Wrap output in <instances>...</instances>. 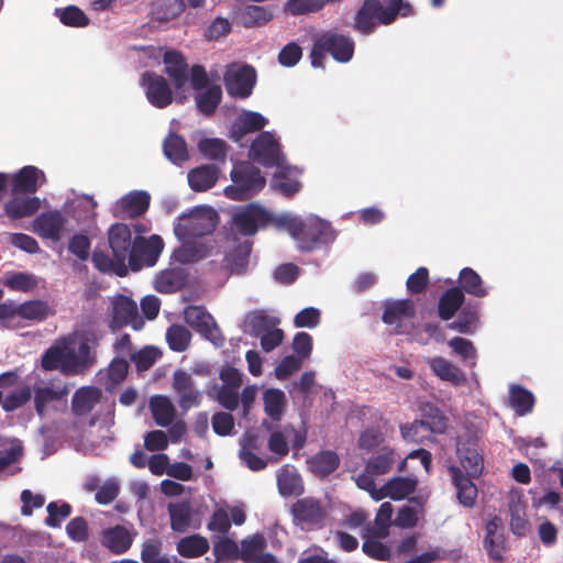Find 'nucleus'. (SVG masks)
Masks as SVG:
<instances>
[{
  "instance_id": "f257e3e1",
  "label": "nucleus",
  "mask_w": 563,
  "mask_h": 563,
  "mask_svg": "<svg viewBox=\"0 0 563 563\" xmlns=\"http://www.w3.org/2000/svg\"><path fill=\"white\" fill-rule=\"evenodd\" d=\"M108 243L112 256L103 251H95L91 258L93 266L103 274L126 276V263L134 247L130 227L121 222L112 224L108 230Z\"/></svg>"
},
{
  "instance_id": "f03ea898",
  "label": "nucleus",
  "mask_w": 563,
  "mask_h": 563,
  "mask_svg": "<svg viewBox=\"0 0 563 563\" xmlns=\"http://www.w3.org/2000/svg\"><path fill=\"white\" fill-rule=\"evenodd\" d=\"M383 7L379 0H364L356 12L354 29L362 34H371L377 24L389 25L398 16L407 18L413 14V8L407 0H384Z\"/></svg>"
},
{
  "instance_id": "7ed1b4c3",
  "label": "nucleus",
  "mask_w": 563,
  "mask_h": 563,
  "mask_svg": "<svg viewBox=\"0 0 563 563\" xmlns=\"http://www.w3.org/2000/svg\"><path fill=\"white\" fill-rule=\"evenodd\" d=\"M355 43L349 35L334 30H327L313 35L310 51L311 65L316 68L323 67L325 54L339 63H347L354 55Z\"/></svg>"
},
{
  "instance_id": "20e7f679",
  "label": "nucleus",
  "mask_w": 563,
  "mask_h": 563,
  "mask_svg": "<svg viewBox=\"0 0 563 563\" xmlns=\"http://www.w3.org/2000/svg\"><path fill=\"white\" fill-rule=\"evenodd\" d=\"M232 184L224 188V195L232 200H247L258 194L266 179L250 162H236L231 170Z\"/></svg>"
},
{
  "instance_id": "39448f33",
  "label": "nucleus",
  "mask_w": 563,
  "mask_h": 563,
  "mask_svg": "<svg viewBox=\"0 0 563 563\" xmlns=\"http://www.w3.org/2000/svg\"><path fill=\"white\" fill-rule=\"evenodd\" d=\"M296 235L297 246L302 252H311L334 241L335 232L332 225L319 217L301 219Z\"/></svg>"
},
{
  "instance_id": "423d86ee",
  "label": "nucleus",
  "mask_w": 563,
  "mask_h": 563,
  "mask_svg": "<svg viewBox=\"0 0 563 563\" xmlns=\"http://www.w3.org/2000/svg\"><path fill=\"white\" fill-rule=\"evenodd\" d=\"M466 432L456 439V453L462 467L468 476H479L484 468V460L478 452L479 431L473 423L465 424Z\"/></svg>"
},
{
  "instance_id": "0eeeda50",
  "label": "nucleus",
  "mask_w": 563,
  "mask_h": 563,
  "mask_svg": "<svg viewBox=\"0 0 563 563\" xmlns=\"http://www.w3.org/2000/svg\"><path fill=\"white\" fill-rule=\"evenodd\" d=\"M218 214L211 208H196L189 214H184L175 228L178 235L200 238L211 234L218 224Z\"/></svg>"
},
{
  "instance_id": "6e6552de",
  "label": "nucleus",
  "mask_w": 563,
  "mask_h": 563,
  "mask_svg": "<svg viewBox=\"0 0 563 563\" xmlns=\"http://www.w3.org/2000/svg\"><path fill=\"white\" fill-rule=\"evenodd\" d=\"M290 515L295 526L310 531L324 527L327 511L319 499L303 497L292 504Z\"/></svg>"
},
{
  "instance_id": "1a4fd4ad",
  "label": "nucleus",
  "mask_w": 563,
  "mask_h": 563,
  "mask_svg": "<svg viewBox=\"0 0 563 563\" xmlns=\"http://www.w3.org/2000/svg\"><path fill=\"white\" fill-rule=\"evenodd\" d=\"M268 119L262 113L251 110H244L233 121L230 128V137L234 141H241L244 136L261 132L254 141H278V136L272 131H264Z\"/></svg>"
},
{
  "instance_id": "9d476101",
  "label": "nucleus",
  "mask_w": 563,
  "mask_h": 563,
  "mask_svg": "<svg viewBox=\"0 0 563 563\" xmlns=\"http://www.w3.org/2000/svg\"><path fill=\"white\" fill-rule=\"evenodd\" d=\"M223 82L227 92L239 99L249 98L256 84V70L251 65L230 64L224 73Z\"/></svg>"
},
{
  "instance_id": "9b49d317",
  "label": "nucleus",
  "mask_w": 563,
  "mask_h": 563,
  "mask_svg": "<svg viewBox=\"0 0 563 563\" xmlns=\"http://www.w3.org/2000/svg\"><path fill=\"white\" fill-rule=\"evenodd\" d=\"M164 249L163 239L159 235H151L150 238L135 236L134 247L126 263L128 269L133 272L140 271L142 267L154 266Z\"/></svg>"
},
{
  "instance_id": "f8f14e48",
  "label": "nucleus",
  "mask_w": 563,
  "mask_h": 563,
  "mask_svg": "<svg viewBox=\"0 0 563 563\" xmlns=\"http://www.w3.org/2000/svg\"><path fill=\"white\" fill-rule=\"evenodd\" d=\"M184 319L195 331L217 346L224 344V336L213 317L202 306H189L184 310Z\"/></svg>"
},
{
  "instance_id": "ddd939ff",
  "label": "nucleus",
  "mask_w": 563,
  "mask_h": 563,
  "mask_svg": "<svg viewBox=\"0 0 563 563\" xmlns=\"http://www.w3.org/2000/svg\"><path fill=\"white\" fill-rule=\"evenodd\" d=\"M272 214L257 203H249L236 211L232 218V224L238 232L245 236L254 235L258 228L267 225Z\"/></svg>"
},
{
  "instance_id": "4468645a",
  "label": "nucleus",
  "mask_w": 563,
  "mask_h": 563,
  "mask_svg": "<svg viewBox=\"0 0 563 563\" xmlns=\"http://www.w3.org/2000/svg\"><path fill=\"white\" fill-rule=\"evenodd\" d=\"M141 84L152 106L164 109L173 102V90L164 76L154 71H145L142 75Z\"/></svg>"
},
{
  "instance_id": "2eb2a0df",
  "label": "nucleus",
  "mask_w": 563,
  "mask_h": 563,
  "mask_svg": "<svg viewBox=\"0 0 563 563\" xmlns=\"http://www.w3.org/2000/svg\"><path fill=\"white\" fill-rule=\"evenodd\" d=\"M110 325L114 330L125 325H131L136 331L141 330L144 320L139 316L136 302L128 296L119 295L113 301Z\"/></svg>"
},
{
  "instance_id": "dca6fc26",
  "label": "nucleus",
  "mask_w": 563,
  "mask_h": 563,
  "mask_svg": "<svg viewBox=\"0 0 563 563\" xmlns=\"http://www.w3.org/2000/svg\"><path fill=\"white\" fill-rule=\"evenodd\" d=\"M280 143H251L249 147L250 163L258 164L266 168L285 167V157L280 151Z\"/></svg>"
},
{
  "instance_id": "f3484780",
  "label": "nucleus",
  "mask_w": 563,
  "mask_h": 563,
  "mask_svg": "<svg viewBox=\"0 0 563 563\" xmlns=\"http://www.w3.org/2000/svg\"><path fill=\"white\" fill-rule=\"evenodd\" d=\"M151 197L146 191H132L120 198L114 206L117 218H136L144 214L150 207Z\"/></svg>"
},
{
  "instance_id": "a211bd4d",
  "label": "nucleus",
  "mask_w": 563,
  "mask_h": 563,
  "mask_svg": "<svg viewBox=\"0 0 563 563\" xmlns=\"http://www.w3.org/2000/svg\"><path fill=\"white\" fill-rule=\"evenodd\" d=\"M173 387L178 395L181 409L188 410L200 404L201 395L197 390L192 377L185 371H176L173 376Z\"/></svg>"
},
{
  "instance_id": "6ab92c4d",
  "label": "nucleus",
  "mask_w": 563,
  "mask_h": 563,
  "mask_svg": "<svg viewBox=\"0 0 563 563\" xmlns=\"http://www.w3.org/2000/svg\"><path fill=\"white\" fill-rule=\"evenodd\" d=\"M165 74L172 80L176 92L181 91L188 81L189 66L178 51H167L163 56Z\"/></svg>"
},
{
  "instance_id": "aec40b11",
  "label": "nucleus",
  "mask_w": 563,
  "mask_h": 563,
  "mask_svg": "<svg viewBox=\"0 0 563 563\" xmlns=\"http://www.w3.org/2000/svg\"><path fill=\"white\" fill-rule=\"evenodd\" d=\"M485 530L484 548L488 556L494 561H501L506 549V539L503 533V520L498 516L493 517L486 523Z\"/></svg>"
},
{
  "instance_id": "412c9836",
  "label": "nucleus",
  "mask_w": 563,
  "mask_h": 563,
  "mask_svg": "<svg viewBox=\"0 0 563 563\" xmlns=\"http://www.w3.org/2000/svg\"><path fill=\"white\" fill-rule=\"evenodd\" d=\"M66 224V218L58 210H51L41 213L34 220L35 232L45 239L58 241Z\"/></svg>"
},
{
  "instance_id": "4be33fe9",
  "label": "nucleus",
  "mask_w": 563,
  "mask_h": 563,
  "mask_svg": "<svg viewBox=\"0 0 563 563\" xmlns=\"http://www.w3.org/2000/svg\"><path fill=\"white\" fill-rule=\"evenodd\" d=\"M188 282V273L181 267L161 271L154 279V288L159 294H174L181 290Z\"/></svg>"
},
{
  "instance_id": "5701e85b",
  "label": "nucleus",
  "mask_w": 563,
  "mask_h": 563,
  "mask_svg": "<svg viewBox=\"0 0 563 563\" xmlns=\"http://www.w3.org/2000/svg\"><path fill=\"white\" fill-rule=\"evenodd\" d=\"M134 534L121 525L107 528L101 533V543L113 554H123L132 545Z\"/></svg>"
},
{
  "instance_id": "b1692460",
  "label": "nucleus",
  "mask_w": 563,
  "mask_h": 563,
  "mask_svg": "<svg viewBox=\"0 0 563 563\" xmlns=\"http://www.w3.org/2000/svg\"><path fill=\"white\" fill-rule=\"evenodd\" d=\"M45 181L44 173L35 166L27 165L22 167L12 176V194H34L38 188V181Z\"/></svg>"
},
{
  "instance_id": "393cba45",
  "label": "nucleus",
  "mask_w": 563,
  "mask_h": 563,
  "mask_svg": "<svg viewBox=\"0 0 563 563\" xmlns=\"http://www.w3.org/2000/svg\"><path fill=\"white\" fill-rule=\"evenodd\" d=\"M452 483L456 488V498L465 507H473L477 497V487L457 466L449 468Z\"/></svg>"
},
{
  "instance_id": "a878e982",
  "label": "nucleus",
  "mask_w": 563,
  "mask_h": 563,
  "mask_svg": "<svg viewBox=\"0 0 563 563\" xmlns=\"http://www.w3.org/2000/svg\"><path fill=\"white\" fill-rule=\"evenodd\" d=\"M69 394L66 384H53L37 386L34 389V408L38 416H43L46 406L53 401H60Z\"/></svg>"
},
{
  "instance_id": "bb28decb",
  "label": "nucleus",
  "mask_w": 563,
  "mask_h": 563,
  "mask_svg": "<svg viewBox=\"0 0 563 563\" xmlns=\"http://www.w3.org/2000/svg\"><path fill=\"white\" fill-rule=\"evenodd\" d=\"M427 364L441 380L449 382L454 386H462L466 383L464 372L442 356L429 358Z\"/></svg>"
},
{
  "instance_id": "cd10ccee",
  "label": "nucleus",
  "mask_w": 563,
  "mask_h": 563,
  "mask_svg": "<svg viewBox=\"0 0 563 563\" xmlns=\"http://www.w3.org/2000/svg\"><path fill=\"white\" fill-rule=\"evenodd\" d=\"M421 418L418 419L423 430L430 433L443 434L448 429V418L431 402L420 406Z\"/></svg>"
},
{
  "instance_id": "c85d7f7f",
  "label": "nucleus",
  "mask_w": 563,
  "mask_h": 563,
  "mask_svg": "<svg viewBox=\"0 0 563 563\" xmlns=\"http://www.w3.org/2000/svg\"><path fill=\"white\" fill-rule=\"evenodd\" d=\"M465 296L457 286L445 290L438 302V316L443 321L451 320L455 313L462 308Z\"/></svg>"
},
{
  "instance_id": "c756f323",
  "label": "nucleus",
  "mask_w": 563,
  "mask_h": 563,
  "mask_svg": "<svg viewBox=\"0 0 563 563\" xmlns=\"http://www.w3.org/2000/svg\"><path fill=\"white\" fill-rule=\"evenodd\" d=\"M220 169L216 165H202L188 173V183L195 191H206L212 188L218 178Z\"/></svg>"
},
{
  "instance_id": "7c9ffc66",
  "label": "nucleus",
  "mask_w": 563,
  "mask_h": 563,
  "mask_svg": "<svg viewBox=\"0 0 563 563\" xmlns=\"http://www.w3.org/2000/svg\"><path fill=\"white\" fill-rule=\"evenodd\" d=\"M394 507L390 503H383L376 514L374 525H366L363 537L384 539L389 533Z\"/></svg>"
},
{
  "instance_id": "2f4dec72",
  "label": "nucleus",
  "mask_w": 563,
  "mask_h": 563,
  "mask_svg": "<svg viewBox=\"0 0 563 563\" xmlns=\"http://www.w3.org/2000/svg\"><path fill=\"white\" fill-rule=\"evenodd\" d=\"M210 549L207 538L195 533L184 537L176 543L178 554L186 559H196L205 555Z\"/></svg>"
},
{
  "instance_id": "473e14b6",
  "label": "nucleus",
  "mask_w": 563,
  "mask_h": 563,
  "mask_svg": "<svg viewBox=\"0 0 563 563\" xmlns=\"http://www.w3.org/2000/svg\"><path fill=\"white\" fill-rule=\"evenodd\" d=\"M101 391L97 387H82L76 390L71 399V410L76 416H86L99 402Z\"/></svg>"
},
{
  "instance_id": "72a5a7b5",
  "label": "nucleus",
  "mask_w": 563,
  "mask_h": 563,
  "mask_svg": "<svg viewBox=\"0 0 563 563\" xmlns=\"http://www.w3.org/2000/svg\"><path fill=\"white\" fill-rule=\"evenodd\" d=\"M536 398L533 394L520 385H511L509 388V405L517 416L522 417L533 410Z\"/></svg>"
},
{
  "instance_id": "f704fd0d",
  "label": "nucleus",
  "mask_w": 563,
  "mask_h": 563,
  "mask_svg": "<svg viewBox=\"0 0 563 563\" xmlns=\"http://www.w3.org/2000/svg\"><path fill=\"white\" fill-rule=\"evenodd\" d=\"M415 316V303L411 299L387 301L384 305L382 320L386 324H394L402 318Z\"/></svg>"
},
{
  "instance_id": "c9c22d12",
  "label": "nucleus",
  "mask_w": 563,
  "mask_h": 563,
  "mask_svg": "<svg viewBox=\"0 0 563 563\" xmlns=\"http://www.w3.org/2000/svg\"><path fill=\"white\" fill-rule=\"evenodd\" d=\"M54 314L55 311L48 302L41 299L29 300L19 305V317L23 320L42 322Z\"/></svg>"
},
{
  "instance_id": "e433bc0d",
  "label": "nucleus",
  "mask_w": 563,
  "mask_h": 563,
  "mask_svg": "<svg viewBox=\"0 0 563 563\" xmlns=\"http://www.w3.org/2000/svg\"><path fill=\"white\" fill-rule=\"evenodd\" d=\"M41 207L37 197L12 198L5 206L4 210L9 218L21 219L34 214Z\"/></svg>"
},
{
  "instance_id": "4c0bfd02",
  "label": "nucleus",
  "mask_w": 563,
  "mask_h": 563,
  "mask_svg": "<svg viewBox=\"0 0 563 563\" xmlns=\"http://www.w3.org/2000/svg\"><path fill=\"white\" fill-rule=\"evenodd\" d=\"M460 286L462 292H467L476 298L487 296V289L484 286L482 277L471 267H464L459 274Z\"/></svg>"
},
{
  "instance_id": "58836bf2",
  "label": "nucleus",
  "mask_w": 563,
  "mask_h": 563,
  "mask_svg": "<svg viewBox=\"0 0 563 563\" xmlns=\"http://www.w3.org/2000/svg\"><path fill=\"white\" fill-rule=\"evenodd\" d=\"M278 492L283 497L297 496L302 494L303 486L300 475L289 470L287 466L283 467L277 476Z\"/></svg>"
},
{
  "instance_id": "ea45409f",
  "label": "nucleus",
  "mask_w": 563,
  "mask_h": 563,
  "mask_svg": "<svg viewBox=\"0 0 563 563\" xmlns=\"http://www.w3.org/2000/svg\"><path fill=\"white\" fill-rule=\"evenodd\" d=\"M150 408L153 419L157 426L167 427L175 417V408L166 396H154L151 398Z\"/></svg>"
},
{
  "instance_id": "a19ab883",
  "label": "nucleus",
  "mask_w": 563,
  "mask_h": 563,
  "mask_svg": "<svg viewBox=\"0 0 563 563\" xmlns=\"http://www.w3.org/2000/svg\"><path fill=\"white\" fill-rule=\"evenodd\" d=\"M397 454L390 448H383L376 455L366 462V471L375 475L387 474L396 463Z\"/></svg>"
},
{
  "instance_id": "79ce46f5",
  "label": "nucleus",
  "mask_w": 563,
  "mask_h": 563,
  "mask_svg": "<svg viewBox=\"0 0 563 563\" xmlns=\"http://www.w3.org/2000/svg\"><path fill=\"white\" fill-rule=\"evenodd\" d=\"M168 514L173 531L183 533L188 530L191 522V508L187 501L169 504Z\"/></svg>"
},
{
  "instance_id": "37998d69",
  "label": "nucleus",
  "mask_w": 563,
  "mask_h": 563,
  "mask_svg": "<svg viewBox=\"0 0 563 563\" xmlns=\"http://www.w3.org/2000/svg\"><path fill=\"white\" fill-rule=\"evenodd\" d=\"M195 100L198 110L209 117L216 112L222 100V89L219 85L210 86L205 91L198 92Z\"/></svg>"
},
{
  "instance_id": "c03bdc74",
  "label": "nucleus",
  "mask_w": 563,
  "mask_h": 563,
  "mask_svg": "<svg viewBox=\"0 0 563 563\" xmlns=\"http://www.w3.org/2000/svg\"><path fill=\"white\" fill-rule=\"evenodd\" d=\"M417 479L410 477H393L385 483V490H388V497L393 500H401L415 493Z\"/></svg>"
},
{
  "instance_id": "a18cd8bd",
  "label": "nucleus",
  "mask_w": 563,
  "mask_h": 563,
  "mask_svg": "<svg viewBox=\"0 0 563 563\" xmlns=\"http://www.w3.org/2000/svg\"><path fill=\"white\" fill-rule=\"evenodd\" d=\"M272 19V11L261 5H247L240 12V21L245 27L261 26Z\"/></svg>"
},
{
  "instance_id": "49530a36",
  "label": "nucleus",
  "mask_w": 563,
  "mask_h": 563,
  "mask_svg": "<svg viewBox=\"0 0 563 563\" xmlns=\"http://www.w3.org/2000/svg\"><path fill=\"white\" fill-rule=\"evenodd\" d=\"M340 464L338 454L333 451H323L314 455L311 461V470L314 474L325 477L333 473Z\"/></svg>"
},
{
  "instance_id": "de8ad7c7",
  "label": "nucleus",
  "mask_w": 563,
  "mask_h": 563,
  "mask_svg": "<svg viewBox=\"0 0 563 563\" xmlns=\"http://www.w3.org/2000/svg\"><path fill=\"white\" fill-rule=\"evenodd\" d=\"M191 333L181 324H172L166 331V341L174 352H184L190 344Z\"/></svg>"
},
{
  "instance_id": "09e8293b",
  "label": "nucleus",
  "mask_w": 563,
  "mask_h": 563,
  "mask_svg": "<svg viewBox=\"0 0 563 563\" xmlns=\"http://www.w3.org/2000/svg\"><path fill=\"white\" fill-rule=\"evenodd\" d=\"M478 321V312L476 307L465 306L461 309L456 320L448 324V329L460 333H472Z\"/></svg>"
},
{
  "instance_id": "8fccbe9b",
  "label": "nucleus",
  "mask_w": 563,
  "mask_h": 563,
  "mask_svg": "<svg viewBox=\"0 0 563 563\" xmlns=\"http://www.w3.org/2000/svg\"><path fill=\"white\" fill-rule=\"evenodd\" d=\"M55 15L59 21L67 26L84 27L89 24L87 14L76 5H68L66 8H57Z\"/></svg>"
},
{
  "instance_id": "3c124183",
  "label": "nucleus",
  "mask_w": 563,
  "mask_h": 563,
  "mask_svg": "<svg viewBox=\"0 0 563 563\" xmlns=\"http://www.w3.org/2000/svg\"><path fill=\"white\" fill-rule=\"evenodd\" d=\"M510 530L518 537L526 536L528 531V521L526 519V507L520 500L509 503Z\"/></svg>"
},
{
  "instance_id": "603ef678",
  "label": "nucleus",
  "mask_w": 563,
  "mask_h": 563,
  "mask_svg": "<svg viewBox=\"0 0 563 563\" xmlns=\"http://www.w3.org/2000/svg\"><path fill=\"white\" fill-rule=\"evenodd\" d=\"M265 412L275 421L280 420L285 406V394L279 389H267L264 393Z\"/></svg>"
},
{
  "instance_id": "864d4df0",
  "label": "nucleus",
  "mask_w": 563,
  "mask_h": 563,
  "mask_svg": "<svg viewBox=\"0 0 563 563\" xmlns=\"http://www.w3.org/2000/svg\"><path fill=\"white\" fill-rule=\"evenodd\" d=\"M245 323L251 334L260 336L274 325L272 319L263 310L251 311L246 314Z\"/></svg>"
},
{
  "instance_id": "5fc2aeb1",
  "label": "nucleus",
  "mask_w": 563,
  "mask_h": 563,
  "mask_svg": "<svg viewBox=\"0 0 563 563\" xmlns=\"http://www.w3.org/2000/svg\"><path fill=\"white\" fill-rule=\"evenodd\" d=\"M48 516L45 519V525L52 528H59L62 522L70 516L71 506L68 503L58 504L52 501L46 507Z\"/></svg>"
},
{
  "instance_id": "6e6d98bb",
  "label": "nucleus",
  "mask_w": 563,
  "mask_h": 563,
  "mask_svg": "<svg viewBox=\"0 0 563 563\" xmlns=\"http://www.w3.org/2000/svg\"><path fill=\"white\" fill-rule=\"evenodd\" d=\"M213 555L217 562L239 559L240 550L238 543L230 538L223 537L213 543Z\"/></svg>"
},
{
  "instance_id": "4d7b16f0",
  "label": "nucleus",
  "mask_w": 563,
  "mask_h": 563,
  "mask_svg": "<svg viewBox=\"0 0 563 563\" xmlns=\"http://www.w3.org/2000/svg\"><path fill=\"white\" fill-rule=\"evenodd\" d=\"M159 357L161 352L154 346H145L130 356L137 371H147Z\"/></svg>"
},
{
  "instance_id": "13d9d810",
  "label": "nucleus",
  "mask_w": 563,
  "mask_h": 563,
  "mask_svg": "<svg viewBox=\"0 0 563 563\" xmlns=\"http://www.w3.org/2000/svg\"><path fill=\"white\" fill-rule=\"evenodd\" d=\"M322 10V3L319 0H287L285 11L291 15H302L316 13Z\"/></svg>"
},
{
  "instance_id": "bf43d9fd",
  "label": "nucleus",
  "mask_w": 563,
  "mask_h": 563,
  "mask_svg": "<svg viewBox=\"0 0 563 563\" xmlns=\"http://www.w3.org/2000/svg\"><path fill=\"white\" fill-rule=\"evenodd\" d=\"M65 345H53L47 349L41 358V366L45 371L59 368L63 372Z\"/></svg>"
},
{
  "instance_id": "052dcab7",
  "label": "nucleus",
  "mask_w": 563,
  "mask_h": 563,
  "mask_svg": "<svg viewBox=\"0 0 563 563\" xmlns=\"http://www.w3.org/2000/svg\"><path fill=\"white\" fill-rule=\"evenodd\" d=\"M120 494V484L117 478L107 479L95 494V500L99 505L111 504Z\"/></svg>"
},
{
  "instance_id": "680f3d73",
  "label": "nucleus",
  "mask_w": 563,
  "mask_h": 563,
  "mask_svg": "<svg viewBox=\"0 0 563 563\" xmlns=\"http://www.w3.org/2000/svg\"><path fill=\"white\" fill-rule=\"evenodd\" d=\"M429 284V271L427 267H419L406 282L407 290L411 295L422 294Z\"/></svg>"
},
{
  "instance_id": "e2e57ef3",
  "label": "nucleus",
  "mask_w": 563,
  "mask_h": 563,
  "mask_svg": "<svg viewBox=\"0 0 563 563\" xmlns=\"http://www.w3.org/2000/svg\"><path fill=\"white\" fill-rule=\"evenodd\" d=\"M184 0H161L157 7V14L161 21H168L177 18L185 11Z\"/></svg>"
},
{
  "instance_id": "0e129e2a",
  "label": "nucleus",
  "mask_w": 563,
  "mask_h": 563,
  "mask_svg": "<svg viewBox=\"0 0 563 563\" xmlns=\"http://www.w3.org/2000/svg\"><path fill=\"white\" fill-rule=\"evenodd\" d=\"M66 533L75 542H85L89 538L88 522L84 517L73 518L66 526Z\"/></svg>"
},
{
  "instance_id": "69168bd1",
  "label": "nucleus",
  "mask_w": 563,
  "mask_h": 563,
  "mask_svg": "<svg viewBox=\"0 0 563 563\" xmlns=\"http://www.w3.org/2000/svg\"><path fill=\"white\" fill-rule=\"evenodd\" d=\"M32 396V390L29 386H24L11 394H9L2 402V408L4 411H13L22 406H24Z\"/></svg>"
},
{
  "instance_id": "338daca9",
  "label": "nucleus",
  "mask_w": 563,
  "mask_h": 563,
  "mask_svg": "<svg viewBox=\"0 0 563 563\" xmlns=\"http://www.w3.org/2000/svg\"><path fill=\"white\" fill-rule=\"evenodd\" d=\"M320 321V310L314 307H308L300 310L294 318V324L296 328L313 329L319 325Z\"/></svg>"
},
{
  "instance_id": "774afa93",
  "label": "nucleus",
  "mask_w": 563,
  "mask_h": 563,
  "mask_svg": "<svg viewBox=\"0 0 563 563\" xmlns=\"http://www.w3.org/2000/svg\"><path fill=\"white\" fill-rule=\"evenodd\" d=\"M4 284L12 290L25 292L32 290L36 286V280L32 275L19 272L8 276Z\"/></svg>"
}]
</instances>
